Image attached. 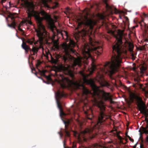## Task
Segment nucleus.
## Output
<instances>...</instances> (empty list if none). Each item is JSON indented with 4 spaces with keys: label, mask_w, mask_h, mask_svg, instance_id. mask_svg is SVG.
I'll return each mask as SVG.
<instances>
[{
    "label": "nucleus",
    "mask_w": 148,
    "mask_h": 148,
    "mask_svg": "<svg viewBox=\"0 0 148 148\" xmlns=\"http://www.w3.org/2000/svg\"><path fill=\"white\" fill-rule=\"evenodd\" d=\"M56 95L57 97L56 99L58 107L60 109V115L61 116H65L66 115V114L64 113L62 109L60 101V99L63 97H66V95L64 92H60L58 90L56 94Z\"/></svg>",
    "instance_id": "9"
},
{
    "label": "nucleus",
    "mask_w": 148,
    "mask_h": 148,
    "mask_svg": "<svg viewBox=\"0 0 148 148\" xmlns=\"http://www.w3.org/2000/svg\"><path fill=\"white\" fill-rule=\"evenodd\" d=\"M76 147V143H73L72 145V147L73 148H75Z\"/></svg>",
    "instance_id": "30"
},
{
    "label": "nucleus",
    "mask_w": 148,
    "mask_h": 148,
    "mask_svg": "<svg viewBox=\"0 0 148 148\" xmlns=\"http://www.w3.org/2000/svg\"><path fill=\"white\" fill-rule=\"evenodd\" d=\"M58 3H55V5L53 7V8H55L58 6Z\"/></svg>",
    "instance_id": "33"
},
{
    "label": "nucleus",
    "mask_w": 148,
    "mask_h": 148,
    "mask_svg": "<svg viewBox=\"0 0 148 148\" xmlns=\"http://www.w3.org/2000/svg\"><path fill=\"white\" fill-rule=\"evenodd\" d=\"M134 81L135 82V84H134L133 86L134 87H136L137 86V85H139V80L138 78H135L134 79Z\"/></svg>",
    "instance_id": "20"
},
{
    "label": "nucleus",
    "mask_w": 148,
    "mask_h": 148,
    "mask_svg": "<svg viewBox=\"0 0 148 148\" xmlns=\"http://www.w3.org/2000/svg\"><path fill=\"white\" fill-rule=\"evenodd\" d=\"M79 74L85 80H87L86 79V75L83 71H80Z\"/></svg>",
    "instance_id": "19"
},
{
    "label": "nucleus",
    "mask_w": 148,
    "mask_h": 148,
    "mask_svg": "<svg viewBox=\"0 0 148 148\" xmlns=\"http://www.w3.org/2000/svg\"><path fill=\"white\" fill-rule=\"evenodd\" d=\"M18 30L19 31H21V32H23V30H22V29H21V28H20V27H18Z\"/></svg>",
    "instance_id": "36"
},
{
    "label": "nucleus",
    "mask_w": 148,
    "mask_h": 148,
    "mask_svg": "<svg viewBox=\"0 0 148 148\" xmlns=\"http://www.w3.org/2000/svg\"><path fill=\"white\" fill-rule=\"evenodd\" d=\"M82 31H83L84 35H85L86 34L87 30L85 29L82 30Z\"/></svg>",
    "instance_id": "31"
},
{
    "label": "nucleus",
    "mask_w": 148,
    "mask_h": 148,
    "mask_svg": "<svg viewBox=\"0 0 148 148\" xmlns=\"http://www.w3.org/2000/svg\"><path fill=\"white\" fill-rule=\"evenodd\" d=\"M43 4H44V6L45 7H48V6H49L48 5L46 1H44Z\"/></svg>",
    "instance_id": "27"
},
{
    "label": "nucleus",
    "mask_w": 148,
    "mask_h": 148,
    "mask_svg": "<svg viewBox=\"0 0 148 148\" xmlns=\"http://www.w3.org/2000/svg\"><path fill=\"white\" fill-rule=\"evenodd\" d=\"M40 72L41 73V74L43 75H45V71H40Z\"/></svg>",
    "instance_id": "32"
},
{
    "label": "nucleus",
    "mask_w": 148,
    "mask_h": 148,
    "mask_svg": "<svg viewBox=\"0 0 148 148\" xmlns=\"http://www.w3.org/2000/svg\"><path fill=\"white\" fill-rule=\"evenodd\" d=\"M144 41L146 42H148V40L147 39H145Z\"/></svg>",
    "instance_id": "42"
},
{
    "label": "nucleus",
    "mask_w": 148,
    "mask_h": 148,
    "mask_svg": "<svg viewBox=\"0 0 148 148\" xmlns=\"http://www.w3.org/2000/svg\"><path fill=\"white\" fill-rule=\"evenodd\" d=\"M96 24V22L93 19L89 18L87 16H85L82 20L78 23L79 27L82 25L87 26L90 29L93 28V26Z\"/></svg>",
    "instance_id": "8"
},
{
    "label": "nucleus",
    "mask_w": 148,
    "mask_h": 148,
    "mask_svg": "<svg viewBox=\"0 0 148 148\" xmlns=\"http://www.w3.org/2000/svg\"><path fill=\"white\" fill-rule=\"evenodd\" d=\"M137 144V143H136L135 145L134 146V148H135L136 147V145Z\"/></svg>",
    "instance_id": "44"
},
{
    "label": "nucleus",
    "mask_w": 148,
    "mask_h": 148,
    "mask_svg": "<svg viewBox=\"0 0 148 148\" xmlns=\"http://www.w3.org/2000/svg\"><path fill=\"white\" fill-rule=\"evenodd\" d=\"M87 118L89 120H91L92 119V118L88 117V116L87 117Z\"/></svg>",
    "instance_id": "40"
},
{
    "label": "nucleus",
    "mask_w": 148,
    "mask_h": 148,
    "mask_svg": "<svg viewBox=\"0 0 148 148\" xmlns=\"http://www.w3.org/2000/svg\"><path fill=\"white\" fill-rule=\"evenodd\" d=\"M127 137L129 138V140L132 142H134V140L132 138L129 136H127Z\"/></svg>",
    "instance_id": "28"
},
{
    "label": "nucleus",
    "mask_w": 148,
    "mask_h": 148,
    "mask_svg": "<svg viewBox=\"0 0 148 148\" xmlns=\"http://www.w3.org/2000/svg\"><path fill=\"white\" fill-rule=\"evenodd\" d=\"M59 134H60V138H61L63 136V134H62V133H61L60 132H59Z\"/></svg>",
    "instance_id": "37"
},
{
    "label": "nucleus",
    "mask_w": 148,
    "mask_h": 148,
    "mask_svg": "<svg viewBox=\"0 0 148 148\" xmlns=\"http://www.w3.org/2000/svg\"><path fill=\"white\" fill-rule=\"evenodd\" d=\"M9 5L10 6L11 5V2H9Z\"/></svg>",
    "instance_id": "50"
},
{
    "label": "nucleus",
    "mask_w": 148,
    "mask_h": 148,
    "mask_svg": "<svg viewBox=\"0 0 148 148\" xmlns=\"http://www.w3.org/2000/svg\"><path fill=\"white\" fill-rule=\"evenodd\" d=\"M74 85L77 89H82L84 94L87 95L90 93V91L84 85L81 81L79 82H75L74 83Z\"/></svg>",
    "instance_id": "11"
},
{
    "label": "nucleus",
    "mask_w": 148,
    "mask_h": 148,
    "mask_svg": "<svg viewBox=\"0 0 148 148\" xmlns=\"http://www.w3.org/2000/svg\"><path fill=\"white\" fill-rule=\"evenodd\" d=\"M67 9L68 10H69V8H67Z\"/></svg>",
    "instance_id": "54"
},
{
    "label": "nucleus",
    "mask_w": 148,
    "mask_h": 148,
    "mask_svg": "<svg viewBox=\"0 0 148 148\" xmlns=\"http://www.w3.org/2000/svg\"><path fill=\"white\" fill-rule=\"evenodd\" d=\"M110 102H111V103H114V102L112 100Z\"/></svg>",
    "instance_id": "45"
},
{
    "label": "nucleus",
    "mask_w": 148,
    "mask_h": 148,
    "mask_svg": "<svg viewBox=\"0 0 148 148\" xmlns=\"http://www.w3.org/2000/svg\"><path fill=\"white\" fill-rule=\"evenodd\" d=\"M97 146V144L95 145V147H96Z\"/></svg>",
    "instance_id": "53"
},
{
    "label": "nucleus",
    "mask_w": 148,
    "mask_h": 148,
    "mask_svg": "<svg viewBox=\"0 0 148 148\" xmlns=\"http://www.w3.org/2000/svg\"><path fill=\"white\" fill-rule=\"evenodd\" d=\"M42 63V62L40 60H38L36 64V68L38 69L39 66Z\"/></svg>",
    "instance_id": "24"
},
{
    "label": "nucleus",
    "mask_w": 148,
    "mask_h": 148,
    "mask_svg": "<svg viewBox=\"0 0 148 148\" xmlns=\"http://www.w3.org/2000/svg\"><path fill=\"white\" fill-rule=\"evenodd\" d=\"M22 47L25 50V52L26 53H28L29 51L31 52V49L24 42H23L22 44Z\"/></svg>",
    "instance_id": "14"
},
{
    "label": "nucleus",
    "mask_w": 148,
    "mask_h": 148,
    "mask_svg": "<svg viewBox=\"0 0 148 148\" xmlns=\"http://www.w3.org/2000/svg\"><path fill=\"white\" fill-rule=\"evenodd\" d=\"M125 135H126V137H127V136H129L128 135H127V132L125 133Z\"/></svg>",
    "instance_id": "41"
},
{
    "label": "nucleus",
    "mask_w": 148,
    "mask_h": 148,
    "mask_svg": "<svg viewBox=\"0 0 148 148\" xmlns=\"http://www.w3.org/2000/svg\"><path fill=\"white\" fill-rule=\"evenodd\" d=\"M104 16L103 14H101L100 15V18L102 19H103L104 18Z\"/></svg>",
    "instance_id": "29"
},
{
    "label": "nucleus",
    "mask_w": 148,
    "mask_h": 148,
    "mask_svg": "<svg viewBox=\"0 0 148 148\" xmlns=\"http://www.w3.org/2000/svg\"><path fill=\"white\" fill-rule=\"evenodd\" d=\"M46 78L48 81L51 82L52 81V79L50 76H46Z\"/></svg>",
    "instance_id": "26"
},
{
    "label": "nucleus",
    "mask_w": 148,
    "mask_h": 148,
    "mask_svg": "<svg viewBox=\"0 0 148 148\" xmlns=\"http://www.w3.org/2000/svg\"><path fill=\"white\" fill-rule=\"evenodd\" d=\"M47 35L48 37V38H47V40H45V38H46V37H45V38H44L41 41V42H40V41L39 38H38V40L36 42H35V40L34 38L27 40L26 42L28 44L33 45L32 48V49H31V53L32 55H35V54H37L38 50L42 48V44L44 43H48V41L50 39L48 33H47ZM38 38H39L38 37Z\"/></svg>",
    "instance_id": "6"
},
{
    "label": "nucleus",
    "mask_w": 148,
    "mask_h": 148,
    "mask_svg": "<svg viewBox=\"0 0 148 148\" xmlns=\"http://www.w3.org/2000/svg\"><path fill=\"white\" fill-rule=\"evenodd\" d=\"M65 32L66 36H67V35H68V33H67V32Z\"/></svg>",
    "instance_id": "49"
},
{
    "label": "nucleus",
    "mask_w": 148,
    "mask_h": 148,
    "mask_svg": "<svg viewBox=\"0 0 148 148\" xmlns=\"http://www.w3.org/2000/svg\"><path fill=\"white\" fill-rule=\"evenodd\" d=\"M92 82V88L93 91L92 96L95 105L99 109V115L97 123L94 127L86 128L82 132L84 135L88 136L91 139L95 137L97 134V130L95 129L97 128L98 130H99L101 127V125L103 122L108 118L107 116L104 113L106 107L103 101H106L112 100L109 93L100 90L99 87Z\"/></svg>",
    "instance_id": "1"
},
{
    "label": "nucleus",
    "mask_w": 148,
    "mask_h": 148,
    "mask_svg": "<svg viewBox=\"0 0 148 148\" xmlns=\"http://www.w3.org/2000/svg\"><path fill=\"white\" fill-rule=\"evenodd\" d=\"M43 82L44 83H47V84H49V83H47L46 82H45V81H44V80H43Z\"/></svg>",
    "instance_id": "51"
},
{
    "label": "nucleus",
    "mask_w": 148,
    "mask_h": 148,
    "mask_svg": "<svg viewBox=\"0 0 148 148\" xmlns=\"http://www.w3.org/2000/svg\"><path fill=\"white\" fill-rule=\"evenodd\" d=\"M86 106L85 105V106L83 107V110L84 113L87 116H88V112L89 111L91 112V110H90V107H88V109H86Z\"/></svg>",
    "instance_id": "16"
},
{
    "label": "nucleus",
    "mask_w": 148,
    "mask_h": 148,
    "mask_svg": "<svg viewBox=\"0 0 148 148\" xmlns=\"http://www.w3.org/2000/svg\"><path fill=\"white\" fill-rule=\"evenodd\" d=\"M118 138L120 140H121L122 139V137L119 135L118 136Z\"/></svg>",
    "instance_id": "34"
},
{
    "label": "nucleus",
    "mask_w": 148,
    "mask_h": 148,
    "mask_svg": "<svg viewBox=\"0 0 148 148\" xmlns=\"http://www.w3.org/2000/svg\"><path fill=\"white\" fill-rule=\"evenodd\" d=\"M89 43H85L82 50V53L85 58H92V56H98L101 54V47L98 46V42H96L90 36H88Z\"/></svg>",
    "instance_id": "4"
},
{
    "label": "nucleus",
    "mask_w": 148,
    "mask_h": 148,
    "mask_svg": "<svg viewBox=\"0 0 148 148\" xmlns=\"http://www.w3.org/2000/svg\"><path fill=\"white\" fill-rule=\"evenodd\" d=\"M117 42L112 46L113 54L111 57V63L106 62L100 67V71L103 73L112 75L117 71L121 62V55L126 53V50L122 45V36L119 33L114 36Z\"/></svg>",
    "instance_id": "2"
},
{
    "label": "nucleus",
    "mask_w": 148,
    "mask_h": 148,
    "mask_svg": "<svg viewBox=\"0 0 148 148\" xmlns=\"http://www.w3.org/2000/svg\"><path fill=\"white\" fill-rule=\"evenodd\" d=\"M130 100L132 102H134V100L135 104L137 105L138 108L140 113H143L145 116V121L146 123H148V114H147L145 111V103L140 97L132 94L130 96Z\"/></svg>",
    "instance_id": "7"
},
{
    "label": "nucleus",
    "mask_w": 148,
    "mask_h": 148,
    "mask_svg": "<svg viewBox=\"0 0 148 148\" xmlns=\"http://www.w3.org/2000/svg\"><path fill=\"white\" fill-rule=\"evenodd\" d=\"M53 47L57 50H58L59 49V47L58 44L57 43H55L53 45Z\"/></svg>",
    "instance_id": "21"
},
{
    "label": "nucleus",
    "mask_w": 148,
    "mask_h": 148,
    "mask_svg": "<svg viewBox=\"0 0 148 148\" xmlns=\"http://www.w3.org/2000/svg\"><path fill=\"white\" fill-rule=\"evenodd\" d=\"M21 26V24H20L18 26V27H20H20Z\"/></svg>",
    "instance_id": "47"
},
{
    "label": "nucleus",
    "mask_w": 148,
    "mask_h": 148,
    "mask_svg": "<svg viewBox=\"0 0 148 148\" xmlns=\"http://www.w3.org/2000/svg\"><path fill=\"white\" fill-rule=\"evenodd\" d=\"M145 143L148 146V136H147L145 141Z\"/></svg>",
    "instance_id": "25"
},
{
    "label": "nucleus",
    "mask_w": 148,
    "mask_h": 148,
    "mask_svg": "<svg viewBox=\"0 0 148 148\" xmlns=\"http://www.w3.org/2000/svg\"><path fill=\"white\" fill-rule=\"evenodd\" d=\"M93 5H91L90 6V8H93Z\"/></svg>",
    "instance_id": "48"
},
{
    "label": "nucleus",
    "mask_w": 148,
    "mask_h": 148,
    "mask_svg": "<svg viewBox=\"0 0 148 148\" xmlns=\"http://www.w3.org/2000/svg\"><path fill=\"white\" fill-rule=\"evenodd\" d=\"M129 46L130 47L129 48V51L131 52H133V49L134 47V46L131 43L129 44Z\"/></svg>",
    "instance_id": "23"
},
{
    "label": "nucleus",
    "mask_w": 148,
    "mask_h": 148,
    "mask_svg": "<svg viewBox=\"0 0 148 148\" xmlns=\"http://www.w3.org/2000/svg\"><path fill=\"white\" fill-rule=\"evenodd\" d=\"M97 69V67L96 65L93 62H92V66L91 67V73H93L94 71L95 70Z\"/></svg>",
    "instance_id": "18"
},
{
    "label": "nucleus",
    "mask_w": 148,
    "mask_h": 148,
    "mask_svg": "<svg viewBox=\"0 0 148 148\" xmlns=\"http://www.w3.org/2000/svg\"><path fill=\"white\" fill-rule=\"evenodd\" d=\"M140 148H144L141 145L140 146Z\"/></svg>",
    "instance_id": "52"
},
{
    "label": "nucleus",
    "mask_w": 148,
    "mask_h": 148,
    "mask_svg": "<svg viewBox=\"0 0 148 148\" xmlns=\"http://www.w3.org/2000/svg\"><path fill=\"white\" fill-rule=\"evenodd\" d=\"M148 123H147L146 126L145 127H143L142 131L143 133L148 134Z\"/></svg>",
    "instance_id": "17"
},
{
    "label": "nucleus",
    "mask_w": 148,
    "mask_h": 148,
    "mask_svg": "<svg viewBox=\"0 0 148 148\" xmlns=\"http://www.w3.org/2000/svg\"><path fill=\"white\" fill-rule=\"evenodd\" d=\"M40 14L42 16L45 17H47L48 16V14L44 11H41L40 12Z\"/></svg>",
    "instance_id": "22"
},
{
    "label": "nucleus",
    "mask_w": 148,
    "mask_h": 148,
    "mask_svg": "<svg viewBox=\"0 0 148 148\" xmlns=\"http://www.w3.org/2000/svg\"><path fill=\"white\" fill-rule=\"evenodd\" d=\"M55 18H56H56H57V17H55Z\"/></svg>",
    "instance_id": "55"
},
{
    "label": "nucleus",
    "mask_w": 148,
    "mask_h": 148,
    "mask_svg": "<svg viewBox=\"0 0 148 148\" xmlns=\"http://www.w3.org/2000/svg\"><path fill=\"white\" fill-rule=\"evenodd\" d=\"M143 15L145 17H148L147 15L146 14H145L144 13Z\"/></svg>",
    "instance_id": "39"
},
{
    "label": "nucleus",
    "mask_w": 148,
    "mask_h": 148,
    "mask_svg": "<svg viewBox=\"0 0 148 148\" xmlns=\"http://www.w3.org/2000/svg\"><path fill=\"white\" fill-rule=\"evenodd\" d=\"M24 6L27 9V13L28 19L27 20V22L30 25H32V23L31 21L32 16H34L36 21L38 29H36L37 35L40 40V42L45 38L46 37L45 40H47L48 38L47 35L48 32L46 30L45 27L42 23L43 20L42 18L40 15V13L34 10L35 5L32 1H29L28 0L25 1L24 2Z\"/></svg>",
    "instance_id": "3"
},
{
    "label": "nucleus",
    "mask_w": 148,
    "mask_h": 148,
    "mask_svg": "<svg viewBox=\"0 0 148 148\" xmlns=\"http://www.w3.org/2000/svg\"><path fill=\"white\" fill-rule=\"evenodd\" d=\"M62 120L65 125L64 132L65 133L66 136L69 137L70 136V132L71 130V126L70 120L67 119L66 121H65L62 119Z\"/></svg>",
    "instance_id": "12"
},
{
    "label": "nucleus",
    "mask_w": 148,
    "mask_h": 148,
    "mask_svg": "<svg viewBox=\"0 0 148 148\" xmlns=\"http://www.w3.org/2000/svg\"><path fill=\"white\" fill-rule=\"evenodd\" d=\"M118 12V10L116 9L115 10V13H117Z\"/></svg>",
    "instance_id": "43"
},
{
    "label": "nucleus",
    "mask_w": 148,
    "mask_h": 148,
    "mask_svg": "<svg viewBox=\"0 0 148 148\" xmlns=\"http://www.w3.org/2000/svg\"><path fill=\"white\" fill-rule=\"evenodd\" d=\"M6 0H1V3L2 4L3 3L5 2Z\"/></svg>",
    "instance_id": "38"
},
{
    "label": "nucleus",
    "mask_w": 148,
    "mask_h": 148,
    "mask_svg": "<svg viewBox=\"0 0 148 148\" xmlns=\"http://www.w3.org/2000/svg\"><path fill=\"white\" fill-rule=\"evenodd\" d=\"M96 80L102 87L109 88L110 86V84L104 79L103 75L101 74H99V76L96 79Z\"/></svg>",
    "instance_id": "13"
},
{
    "label": "nucleus",
    "mask_w": 148,
    "mask_h": 148,
    "mask_svg": "<svg viewBox=\"0 0 148 148\" xmlns=\"http://www.w3.org/2000/svg\"><path fill=\"white\" fill-rule=\"evenodd\" d=\"M59 69L60 71L63 72L66 75L70 76L73 80L75 79L73 73L71 70L70 66L69 65H67L65 66L62 64L59 66Z\"/></svg>",
    "instance_id": "10"
},
{
    "label": "nucleus",
    "mask_w": 148,
    "mask_h": 148,
    "mask_svg": "<svg viewBox=\"0 0 148 148\" xmlns=\"http://www.w3.org/2000/svg\"><path fill=\"white\" fill-rule=\"evenodd\" d=\"M63 146H64V148H67L66 147H65V140L63 142Z\"/></svg>",
    "instance_id": "35"
},
{
    "label": "nucleus",
    "mask_w": 148,
    "mask_h": 148,
    "mask_svg": "<svg viewBox=\"0 0 148 148\" xmlns=\"http://www.w3.org/2000/svg\"><path fill=\"white\" fill-rule=\"evenodd\" d=\"M75 42L70 39L68 44L64 43L62 47L64 49L65 55L63 57V59L65 62L73 61V65H78L79 66H81V60L78 59H75L71 55V54L75 53V51L73 49L75 46Z\"/></svg>",
    "instance_id": "5"
},
{
    "label": "nucleus",
    "mask_w": 148,
    "mask_h": 148,
    "mask_svg": "<svg viewBox=\"0 0 148 148\" xmlns=\"http://www.w3.org/2000/svg\"><path fill=\"white\" fill-rule=\"evenodd\" d=\"M14 17L12 16L11 17V19L12 20V22L11 24H8V27L13 28L14 29L15 28V27L16 26V23L14 21Z\"/></svg>",
    "instance_id": "15"
},
{
    "label": "nucleus",
    "mask_w": 148,
    "mask_h": 148,
    "mask_svg": "<svg viewBox=\"0 0 148 148\" xmlns=\"http://www.w3.org/2000/svg\"><path fill=\"white\" fill-rule=\"evenodd\" d=\"M106 6L107 8H109V6L108 4L107 3L106 4Z\"/></svg>",
    "instance_id": "46"
}]
</instances>
